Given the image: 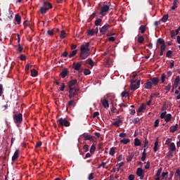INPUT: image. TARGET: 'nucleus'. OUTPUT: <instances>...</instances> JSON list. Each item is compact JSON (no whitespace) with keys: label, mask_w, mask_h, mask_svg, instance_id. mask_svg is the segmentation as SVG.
<instances>
[{"label":"nucleus","mask_w":180,"mask_h":180,"mask_svg":"<svg viewBox=\"0 0 180 180\" xmlns=\"http://www.w3.org/2000/svg\"><path fill=\"white\" fill-rule=\"evenodd\" d=\"M89 42L85 43V44H82L80 46V58L82 60H85L89 57L91 53H89Z\"/></svg>","instance_id":"1"},{"label":"nucleus","mask_w":180,"mask_h":180,"mask_svg":"<svg viewBox=\"0 0 180 180\" xmlns=\"http://www.w3.org/2000/svg\"><path fill=\"white\" fill-rule=\"evenodd\" d=\"M109 11H110V2L108 3V1H104L103 3V6L101 8L99 15L105 16Z\"/></svg>","instance_id":"2"},{"label":"nucleus","mask_w":180,"mask_h":180,"mask_svg":"<svg viewBox=\"0 0 180 180\" xmlns=\"http://www.w3.org/2000/svg\"><path fill=\"white\" fill-rule=\"evenodd\" d=\"M50 9H53V4L48 1H44L43 6L40 8V12L41 15H45Z\"/></svg>","instance_id":"3"},{"label":"nucleus","mask_w":180,"mask_h":180,"mask_svg":"<svg viewBox=\"0 0 180 180\" xmlns=\"http://www.w3.org/2000/svg\"><path fill=\"white\" fill-rule=\"evenodd\" d=\"M13 119L14 123L19 127V125L23 122V115L22 113L14 114Z\"/></svg>","instance_id":"4"},{"label":"nucleus","mask_w":180,"mask_h":180,"mask_svg":"<svg viewBox=\"0 0 180 180\" xmlns=\"http://www.w3.org/2000/svg\"><path fill=\"white\" fill-rule=\"evenodd\" d=\"M57 123H58L59 127H63L64 126L65 127H70V126H71V123L65 118H60L57 120Z\"/></svg>","instance_id":"5"},{"label":"nucleus","mask_w":180,"mask_h":180,"mask_svg":"<svg viewBox=\"0 0 180 180\" xmlns=\"http://www.w3.org/2000/svg\"><path fill=\"white\" fill-rule=\"evenodd\" d=\"M130 88L131 91H136V89H139L140 88V80H136L134 79H132L131 80V86Z\"/></svg>","instance_id":"6"},{"label":"nucleus","mask_w":180,"mask_h":180,"mask_svg":"<svg viewBox=\"0 0 180 180\" xmlns=\"http://www.w3.org/2000/svg\"><path fill=\"white\" fill-rule=\"evenodd\" d=\"M110 27H111V25H110L109 24L104 25L100 29V33H101V34H106V32H108V30H109V29H110Z\"/></svg>","instance_id":"7"},{"label":"nucleus","mask_w":180,"mask_h":180,"mask_svg":"<svg viewBox=\"0 0 180 180\" xmlns=\"http://www.w3.org/2000/svg\"><path fill=\"white\" fill-rule=\"evenodd\" d=\"M136 175L139 176L140 179H143L144 178V171L141 167H139L136 169Z\"/></svg>","instance_id":"8"},{"label":"nucleus","mask_w":180,"mask_h":180,"mask_svg":"<svg viewBox=\"0 0 180 180\" xmlns=\"http://www.w3.org/2000/svg\"><path fill=\"white\" fill-rule=\"evenodd\" d=\"M149 81H150L152 85L157 86L160 84V78L158 77H151L149 79Z\"/></svg>","instance_id":"9"},{"label":"nucleus","mask_w":180,"mask_h":180,"mask_svg":"<svg viewBox=\"0 0 180 180\" xmlns=\"http://www.w3.org/2000/svg\"><path fill=\"white\" fill-rule=\"evenodd\" d=\"M82 136L84 139V141H86L87 140H89V141H94V139H95V136L88 135L86 133H84L82 134Z\"/></svg>","instance_id":"10"},{"label":"nucleus","mask_w":180,"mask_h":180,"mask_svg":"<svg viewBox=\"0 0 180 180\" xmlns=\"http://www.w3.org/2000/svg\"><path fill=\"white\" fill-rule=\"evenodd\" d=\"M77 83H78V80H77V79L70 80L68 84L69 89H71V88H74L72 86H75V85H77Z\"/></svg>","instance_id":"11"},{"label":"nucleus","mask_w":180,"mask_h":180,"mask_svg":"<svg viewBox=\"0 0 180 180\" xmlns=\"http://www.w3.org/2000/svg\"><path fill=\"white\" fill-rule=\"evenodd\" d=\"M81 62H77V63H74L72 64L73 68L75 71H79L81 70Z\"/></svg>","instance_id":"12"},{"label":"nucleus","mask_w":180,"mask_h":180,"mask_svg":"<svg viewBox=\"0 0 180 180\" xmlns=\"http://www.w3.org/2000/svg\"><path fill=\"white\" fill-rule=\"evenodd\" d=\"M120 124H123V120H122L121 119H119L112 123V125L115 126L116 127H120Z\"/></svg>","instance_id":"13"},{"label":"nucleus","mask_w":180,"mask_h":180,"mask_svg":"<svg viewBox=\"0 0 180 180\" xmlns=\"http://www.w3.org/2000/svg\"><path fill=\"white\" fill-rule=\"evenodd\" d=\"M145 89H151L153 88V83L150 80H148L146 83L144 84Z\"/></svg>","instance_id":"14"},{"label":"nucleus","mask_w":180,"mask_h":180,"mask_svg":"<svg viewBox=\"0 0 180 180\" xmlns=\"http://www.w3.org/2000/svg\"><path fill=\"white\" fill-rule=\"evenodd\" d=\"M68 75V70L67 68H64L62 72L60 73V76L63 78H65Z\"/></svg>","instance_id":"15"},{"label":"nucleus","mask_w":180,"mask_h":180,"mask_svg":"<svg viewBox=\"0 0 180 180\" xmlns=\"http://www.w3.org/2000/svg\"><path fill=\"white\" fill-rule=\"evenodd\" d=\"M71 106H75V100H70L68 102L66 105V109L68 110V108H71Z\"/></svg>","instance_id":"16"},{"label":"nucleus","mask_w":180,"mask_h":180,"mask_svg":"<svg viewBox=\"0 0 180 180\" xmlns=\"http://www.w3.org/2000/svg\"><path fill=\"white\" fill-rule=\"evenodd\" d=\"M18 158H19V149H17L13 157H12V161H16V160H18Z\"/></svg>","instance_id":"17"},{"label":"nucleus","mask_w":180,"mask_h":180,"mask_svg":"<svg viewBox=\"0 0 180 180\" xmlns=\"http://www.w3.org/2000/svg\"><path fill=\"white\" fill-rule=\"evenodd\" d=\"M101 103L103 108H105V109L109 108V101H108V99L106 98H105L104 100L101 99Z\"/></svg>","instance_id":"18"},{"label":"nucleus","mask_w":180,"mask_h":180,"mask_svg":"<svg viewBox=\"0 0 180 180\" xmlns=\"http://www.w3.org/2000/svg\"><path fill=\"white\" fill-rule=\"evenodd\" d=\"M178 127H179L178 124H176L175 125L170 127V133H175V131L178 130Z\"/></svg>","instance_id":"19"},{"label":"nucleus","mask_w":180,"mask_h":180,"mask_svg":"<svg viewBox=\"0 0 180 180\" xmlns=\"http://www.w3.org/2000/svg\"><path fill=\"white\" fill-rule=\"evenodd\" d=\"M169 150L170 151H176V146H175L174 143H171L169 146Z\"/></svg>","instance_id":"20"},{"label":"nucleus","mask_w":180,"mask_h":180,"mask_svg":"<svg viewBox=\"0 0 180 180\" xmlns=\"http://www.w3.org/2000/svg\"><path fill=\"white\" fill-rule=\"evenodd\" d=\"M153 151L155 153H157V151H158V138H156L155 139L154 147H153Z\"/></svg>","instance_id":"21"},{"label":"nucleus","mask_w":180,"mask_h":180,"mask_svg":"<svg viewBox=\"0 0 180 180\" xmlns=\"http://www.w3.org/2000/svg\"><path fill=\"white\" fill-rule=\"evenodd\" d=\"M15 20L17 22L18 25H20V22H22V17H20L19 14H16L15 16Z\"/></svg>","instance_id":"22"},{"label":"nucleus","mask_w":180,"mask_h":180,"mask_svg":"<svg viewBox=\"0 0 180 180\" xmlns=\"http://www.w3.org/2000/svg\"><path fill=\"white\" fill-rule=\"evenodd\" d=\"M146 150H147V148H144V149H143V153H142V156H141V161H143V162L146 161V157H147V153L146 152Z\"/></svg>","instance_id":"23"},{"label":"nucleus","mask_w":180,"mask_h":180,"mask_svg":"<svg viewBox=\"0 0 180 180\" xmlns=\"http://www.w3.org/2000/svg\"><path fill=\"white\" fill-rule=\"evenodd\" d=\"M172 119V115L167 114L166 117H165V121L168 123Z\"/></svg>","instance_id":"24"},{"label":"nucleus","mask_w":180,"mask_h":180,"mask_svg":"<svg viewBox=\"0 0 180 180\" xmlns=\"http://www.w3.org/2000/svg\"><path fill=\"white\" fill-rule=\"evenodd\" d=\"M179 81H180V77L179 76H177L176 78H175V80H174V88H178V85L179 84Z\"/></svg>","instance_id":"25"},{"label":"nucleus","mask_w":180,"mask_h":180,"mask_svg":"<svg viewBox=\"0 0 180 180\" xmlns=\"http://www.w3.org/2000/svg\"><path fill=\"white\" fill-rule=\"evenodd\" d=\"M133 158H134V153H131L130 155H129V156H127V162H131V160H133Z\"/></svg>","instance_id":"26"},{"label":"nucleus","mask_w":180,"mask_h":180,"mask_svg":"<svg viewBox=\"0 0 180 180\" xmlns=\"http://www.w3.org/2000/svg\"><path fill=\"white\" fill-rule=\"evenodd\" d=\"M134 146L135 147H139V146H141V142L139 138L134 139Z\"/></svg>","instance_id":"27"},{"label":"nucleus","mask_w":180,"mask_h":180,"mask_svg":"<svg viewBox=\"0 0 180 180\" xmlns=\"http://www.w3.org/2000/svg\"><path fill=\"white\" fill-rule=\"evenodd\" d=\"M178 8V0H174L173 6L172 7V11H175Z\"/></svg>","instance_id":"28"},{"label":"nucleus","mask_w":180,"mask_h":180,"mask_svg":"<svg viewBox=\"0 0 180 180\" xmlns=\"http://www.w3.org/2000/svg\"><path fill=\"white\" fill-rule=\"evenodd\" d=\"M157 42H158L157 47H158V44H162V46L165 44V41H164V39L162 38L158 39Z\"/></svg>","instance_id":"29"},{"label":"nucleus","mask_w":180,"mask_h":180,"mask_svg":"<svg viewBox=\"0 0 180 180\" xmlns=\"http://www.w3.org/2000/svg\"><path fill=\"white\" fill-rule=\"evenodd\" d=\"M77 53H78V50H74L72 51L68 56L69 58H72L74 56L77 55Z\"/></svg>","instance_id":"30"},{"label":"nucleus","mask_w":180,"mask_h":180,"mask_svg":"<svg viewBox=\"0 0 180 180\" xmlns=\"http://www.w3.org/2000/svg\"><path fill=\"white\" fill-rule=\"evenodd\" d=\"M87 34L88 36H94L95 34V30L94 29H89L87 30Z\"/></svg>","instance_id":"31"},{"label":"nucleus","mask_w":180,"mask_h":180,"mask_svg":"<svg viewBox=\"0 0 180 180\" xmlns=\"http://www.w3.org/2000/svg\"><path fill=\"white\" fill-rule=\"evenodd\" d=\"M38 74H39V72H37V70H36V69L31 70L32 77H37Z\"/></svg>","instance_id":"32"},{"label":"nucleus","mask_w":180,"mask_h":180,"mask_svg":"<svg viewBox=\"0 0 180 180\" xmlns=\"http://www.w3.org/2000/svg\"><path fill=\"white\" fill-rule=\"evenodd\" d=\"M69 94H71L72 95L76 96L77 90H75V88H70L69 89Z\"/></svg>","instance_id":"33"},{"label":"nucleus","mask_w":180,"mask_h":180,"mask_svg":"<svg viewBox=\"0 0 180 180\" xmlns=\"http://www.w3.org/2000/svg\"><path fill=\"white\" fill-rule=\"evenodd\" d=\"M124 165V162H121L116 165V167H118L117 168V172H119L120 171V168H122V167H123Z\"/></svg>","instance_id":"34"},{"label":"nucleus","mask_w":180,"mask_h":180,"mask_svg":"<svg viewBox=\"0 0 180 180\" xmlns=\"http://www.w3.org/2000/svg\"><path fill=\"white\" fill-rule=\"evenodd\" d=\"M115 153H116V148H111L109 152L110 155H112L113 157V155H115Z\"/></svg>","instance_id":"35"},{"label":"nucleus","mask_w":180,"mask_h":180,"mask_svg":"<svg viewBox=\"0 0 180 180\" xmlns=\"http://www.w3.org/2000/svg\"><path fill=\"white\" fill-rule=\"evenodd\" d=\"M145 105H144V103H143L139 108H138V110H136V112H138V113H141V112H143V110H144V108H145Z\"/></svg>","instance_id":"36"},{"label":"nucleus","mask_w":180,"mask_h":180,"mask_svg":"<svg viewBox=\"0 0 180 180\" xmlns=\"http://www.w3.org/2000/svg\"><path fill=\"white\" fill-rule=\"evenodd\" d=\"M167 158H172V157H174V151L173 150H169L167 152Z\"/></svg>","instance_id":"37"},{"label":"nucleus","mask_w":180,"mask_h":180,"mask_svg":"<svg viewBox=\"0 0 180 180\" xmlns=\"http://www.w3.org/2000/svg\"><path fill=\"white\" fill-rule=\"evenodd\" d=\"M139 30H141L142 34H144V33H146V25H141Z\"/></svg>","instance_id":"38"},{"label":"nucleus","mask_w":180,"mask_h":180,"mask_svg":"<svg viewBox=\"0 0 180 180\" xmlns=\"http://www.w3.org/2000/svg\"><path fill=\"white\" fill-rule=\"evenodd\" d=\"M66 34H67V33L65 32V31L62 30V31L60 32V38L62 39H65Z\"/></svg>","instance_id":"39"},{"label":"nucleus","mask_w":180,"mask_h":180,"mask_svg":"<svg viewBox=\"0 0 180 180\" xmlns=\"http://www.w3.org/2000/svg\"><path fill=\"white\" fill-rule=\"evenodd\" d=\"M138 43H140V44H143L144 43V37L140 36L138 37Z\"/></svg>","instance_id":"40"},{"label":"nucleus","mask_w":180,"mask_h":180,"mask_svg":"<svg viewBox=\"0 0 180 180\" xmlns=\"http://www.w3.org/2000/svg\"><path fill=\"white\" fill-rule=\"evenodd\" d=\"M161 172H162V167L158 169L156 173V178H160V176H161Z\"/></svg>","instance_id":"41"},{"label":"nucleus","mask_w":180,"mask_h":180,"mask_svg":"<svg viewBox=\"0 0 180 180\" xmlns=\"http://www.w3.org/2000/svg\"><path fill=\"white\" fill-rule=\"evenodd\" d=\"M120 143L122 144H128V143H130V139H122L120 141Z\"/></svg>","instance_id":"42"},{"label":"nucleus","mask_w":180,"mask_h":180,"mask_svg":"<svg viewBox=\"0 0 180 180\" xmlns=\"http://www.w3.org/2000/svg\"><path fill=\"white\" fill-rule=\"evenodd\" d=\"M167 20H168V14L165 15L162 18V19H161V21H162L163 23H165Z\"/></svg>","instance_id":"43"},{"label":"nucleus","mask_w":180,"mask_h":180,"mask_svg":"<svg viewBox=\"0 0 180 180\" xmlns=\"http://www.w3.org/2000/svg\"><path fill=\"white\" fill-rule=\"evenodd\" d=\"M165 78H167V75H165V73L162 74L161 84H164V82H165Z\"/></svg>","instance_id":"44"},{"label":"nucleus","mask_w":180,"mask_h":180,"mask_svg":"<svg viewBox=\"0 0 180 180\" xmlns=\"http://www.w3.org/2000/svg\"><path fill=\"white\" fill-rule=\"evenodd\" d=\"M86 61L89 65L94 67V60H92V58H88Z\"/></svg>","instance_id":"45"},{"label":"nucleus","mask_w":180,"mask_h":180,"mask_svg":"<svg viewBox=\"0 0 180 180\" xmlns=\"http://www.w3.org/2000/svg\"><path fill=\"white\" fill-rule=\"evenodd\" d=\"M101 23H102V20L101 18H98L96 21H95V26H100Z\"/></svg>","instance_id":"46"},{"label":"nucleus","mask_w":180,"mask_h":180,"mask_svg":"<svg viewBox=\"0 0 180 180\" xmlns=\"http://www.w3.org/2000/svg\"><path fill=\"white\" fill-rule=\"evenodd\" d=\"M121 96H122V98H127V96H129V92H127V91H122L121 93Z\"/></svg>","instance_id":"47"},{"label":"nucleus","mask_w":180,"mask_h":180,"mask_svg":"<svg viewBox=\"0 0 180 180\" xmlns=\"http://www.w3.org/2000/svg\"><path fill=\"white\" fill-rule=\"evenodd\" d=\"M165 178V179H167V178H168V172L162 173V179H164Z\"/></svg>","instance_id":"48"},{"label":"nucleus","mask_w":180,"mask_h":180,"mask_svg":"<svg viewBox=\"0 0 180 180\" xmlns=\"http://www.w3.org/2000/svg\"><path fill=\"white\" fill-rule=\"evenodd\" d=\"M172 56V51L169 50L166 53V57H167V58H171Z\"/></svg>","instance_id":"49"},{"label":"nucleus","mask_w":180,"mask_h":180,"mask_svg":"<svg viewBox=\"0 0 180 180\" xmlns=\"http://www.w3.org/2000/svg\"><path fill=\"white\" fill-rule=\"evenodd\" d=\"M64 89H65V84L61 83V84H60V91L61 92H64Z\"/></svg>","instance_id":"50"},{"label":"nucleus","mask_w":180,"mask_h":180,"mask_svg":"<svg viewBox=\"0 0 180 180\" xmlns=\"http://www.w3.org/2000/svg\"><path fill=\"white\" fill-rule=\"evenodd\" d=\"M32 65H30V64H27L25 65V71L26 72H29V70H30V68H32Z\"/></svg>","instance_id":"51"},{"label":"nucleus","mask_w":180,"mask_h":180,"mask_svg":"<svg viewBox=\"0 0 180 180\" xmlns=\"http://www.w3.org/2000/svg\"><path fill=\"white\" fill-rule=\"evenodd\" d=\"M139 122H140V118L139 117H136L132 120V123H134V124H137Z\"/></svg>","instance_id":"52"},{"label":"nucleus","mask_w":180,"mask_h":180,"mask_svg":"<svg viewBox=\"0 0 180 180\" xmlns=\"http://www.w3.org/2000/svg\"><path fill=\"white\" fill-rule=\"evenodd\" d=\"M84 75H90L91 70L89 69H84Z\"/></svg>","instance_id":"53"},{"label":"nucleus","mask_w":180,"mask_h":180,"mask_svg":"<svg viewBox=\"0 0 180 180\" xmlns=\"http://www.w3.org/2000/svg\"><path fill=\"white\" fill-rule=\"evenodd\" d=\"M18 53H22V51H23V47L22 46V45H20V44H19L18 46Z\"/></svg>","instance_id":"54"},{"label":"nucleus","mask_w":180,"mask_h":180,"mask_svg":"<svg viewBox=\"0 0 180 180\" xmlns=\"http://www.w3.org/2000/svg\"><path fill=\"white\" fill-rule=\"evenodd\" d=\"M165 91H167V92H169L171 89V83H169L167 86H165Z\"/></svg>","instance_id":"55"},{"label":"nucleus","mask_w":180,"mask_h":180,"mask_svg":"<svg viewBox=\"0 0 180 180\" xmlns=\"http://www.w3.org/2000/svg\"><path fill=\"white\" fill-rule=\"evenodd\" d=\"M167 116V111H165L161 113L160 115V119H165Z\"/></svg>","instance_id":"56"},{"label":"nucleus","mask_w":180,"mask_h":180,"mask_svg":"<svg viewBox=\"0 0 180 180\" xmlns=\"http://www.w3.org/2000/svg\"><path fill=\"white\" fill-rule=\"evenodd\" d=\"M47 34H49V36H53L54 34V30H49L47 31Z\"/></svg>","instance_id":"57"},{"label":"nucleus","mask_w":180,"mask_h":180,"mask_svg":"<svg viewBox=\"0 0 180 180\" xmlns=\"http://www.w3.org/2000/svg\"><path fill=\"white\" fill-rule=\"evenodd\" d=\"M94 178H95V176H94V173H91V174H89V176H88L89 180H92V179H94Z\"/></svg>","instance_id":"58"},{"label":"nucleus","mask_w":180,"mask_h":180,"mask_svg":"<svg viewBox=\"0 0 180 180\" xmlns=\"http://www.w3.org/2000/svg\"><path fill=\"white\" fill-rule=\"evenodd\" d=\"M83 150H84L85 153H86L87 151H89V146L88 145H84L83 146Z\"/></svg>","instance_id":"59"},{"label":"nucleus","mask_w":180,"mask_h":180,"mask_svg":"<svg viewBox=\"0 0 180 180\" xmlns=\"http://www.w3.org/2000/svg\"><path fill=\"white\" fill-rule=\"evenodd\" d=\"M106 165V162H102L101 165H98V168H105V166Z\"/></svg>","instance_id":"60"},{"label":"nucleus","mask_w":180,"mask_h":180,"mask_svg":"<svg viewBox=\"0 0 180 180\" xmlns=\"http://www.w3.org/2000/svg\"><path fill=\"white\" fill-rule=\"evenodd\" d=\"M175 176H176V178H180V169H176Z\"/></svg>","instance_id":"61"},{"label":"nucleus","mask_w":180,"mask_h":180,"mask_svg":"<svg viewBox=\"0 0 180 180\" xmlns=\"http://www.w3.org/2000/svg\"><path fill=\"white\" fill-rule=\"evenodd\" d=\"M176 34L175 33V31L174 30H172L171 31V37H172V39H175V35H176Z\"/></svg>","instance_id":"62"},{"label":"nucleus","mask_w":180,"mask_h":180,"mask_svg":"<svg viewBox=\"0 0 180 180\" xmlns=\"http://www.w3.org/2000/svg\"><path fill=\"white\" fill-rule=\"evenodd\" d=\"M95 150H96V148L95 146L92 145L90 148V153H95Z\"/></svg>","instance_id":"63"},{"label":"nucleus","mask_w":180,"mask_h":180,"mask_svg":"<svg viewBox=\"0 0 180 180\" xmlns=\"http://www.w3.org/2000/svg\"><path fill=\"white\" fill-rule=\"evenodd\" d=\"M20 58L21 61H26V56L24 54H21Z\"/></svg>","instance_id":"64"}]
</instances>
